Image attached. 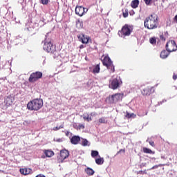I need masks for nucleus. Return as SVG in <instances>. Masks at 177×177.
Masks as SVG:
<instances>
[{
	"label": "nucleus",
	"mask_w": 177,
	"mask_h": 177,
	"mask_svg": "<svg viewBox=\"0 0 177 177\" xmlns=\"http://www.w3.org/2000/svg\"><path fill=\"white\" fill-rule=\"evenodd\" d=\"M158 26V15L156 13L149 15L144 21V27L147 30H156Z\"/></svg>",
	"instance_id": "f257e3e1"
},
{
	"label": "nucleus",
	"mask_w": 177,
	"mask_h": 177,
	"mask_svg": "<svg viewBox=\"0 0 177 177\" xmlns=\"http://www.w3.org/2000/svg\"><path fill=\"white\" fill-rule=\"evenodd\" d=\"M44 106V101L41 99H35L27 104V109L30 111H38Z\"/></svg>",
	"instance_id": "f03ea898"
},
{
	"label": "nucleus",
	"mask_w": 177,
	"mask_h": 177,
	"mask_svg": "<svg viewBox=\"0 0 177 177\" xmlns=\"http://www.w3.org/2000/svg\"><path fill=\"white\" fill-rule=\"evenodd\" d=\"M43 48L48 53H55L56 52V46L52 44L50 39H48V37L45 38Z\"/></svg>",
	"instance_id": "7ed1b4c3"
},
{
	"label": "nucleus",
	"mask_w": 177,
	"mask_h": 177,
	"mask_svg": "<svg viewBox=\"0 0 177 177\" xmlns=\"http://www.w3.org/2000/svg\"><path fill=\"white\" fill-rule=\"evenodd\" d=\"M103 66L106 67L108 70H110V73H114L115 71V68L114 64H113V61L109 55H106L104 59L102 60Z\"/></svg>",
	"instance_id": "20e7f679"
},
{
	"label": "nucleus",
	"mask_w": 177,
	"mask_h": 177,
	"mask_svg": "<svg viewBox=\"0 0 177 177\" xmlns=\"http://www.w3.org/2000/svg\"><path fill=\"white\" fill-rule=\"evenodd\" d=\"M121 85H122V80L120 76H117L109 82V88L113 91L118 89Z\"/></svg>",
	"instance_id": "39448f33"
},
{
	"label": "nucleus",
	"mask_w": 177,
	"mask_h": 177,
	"mask_svg": "<svg viewBox=\"0 0 177 177\" xmlns=\"http://www.w3.org/2000/svg\"><path fill=\"white\" fill-rule=\"evenodd\" d=\"M132 32V30L131 29V26H128L127 24L124 25L121 30L118 31L119 37H129L131 35Z\"/></svg>",
	"instance_id": "423d86ee"
},
{
	"label": "nucleus",
	"mask_w": 177,
	"mask_h": 177,
	"mask_svg": "<svg viewBox=\"0 0 177 177\" xmlns=\"http://www.w3.org/2000/svg\"><path fill=\"white\" fill-rule=\"evenodd\" d=\"M42 78V72L36 71L30 74L28 82H30V84H34V82H37L38 80H41Z\"/></svg>",
	"instance_id": "0eeeda50"
},
{
	"label": "nucleus",
	"mask_w": 177,
	"mask_h": 177,
	"mask_svg": "<svg viewBox=\"0 0 177 177\" xmlns=\"http://www.w3.org/2000/svg\"><path fill=\"white\" fill-rule=\"evenodd\" d=\"M166 50L167 52H175L177 50L176 43L174 40H170L167 41L166 44Z\"/></svg>",
	"instance_id": "6e6552de"
},
{
	"label": "nucleus",
	"mask_w": 177,
	"mask_h": 177,
	"mask_svg": "<svg viewBox=\"0 0 177 177\" xmlns=\"http://www.w3.org/2000/svg\"><path fill=\"white\" fill-rule=\"evenodd\" d=\"M77 38L80 42H82V44H89V42L92 44V39H91L89 36L85 35L84 33L77 35Z\"/></svg>",
	"instance_id": "1a4fd4ad"
},
{
	"label": "nucleus",
	"mask_w": 177,
	"mask_h": 177,
	"mask_svg": "<svg viewBox=\"0 0 177 177\" xmlns=\"http://www.w3.org/2000/svg\"><path fill=\"white\" fill-rule=\"evenodd\" d=\"M122 97H124V94L115 93L109 97V100L111 103H117L120 100H122Z\"/></svg>",
	"instance_id": "9d476101"
},
{
	"label": "nucleus",
	"mask_w": 177,
	"mask_h": 177,
	"mask_svg": "<svg viewBox=\"0 0 177 177\" xmlns=\"http://www.w3.org/2000/svg\"><path fill=\"white\" fill-rule=\"evenodd\" d=\"M68 156H70V152L66 149L61 150L59 157L58 158V162H63L66 158H68Z\"/></svg>",
	"instance_id": "9b49d317"
},
{
	"label": "nucleus",
	"mask_w": 177,
	"mask_h": 177,
	"mask_svg": "<svg viewBox=\"0 0 177 177\" xmlns=\"http://www.w3.org/2000/svg\"><path fill=\"white\" fill-rule=\"evenodd\" d=\"M75 12L76 13V15H77V16H80V17H82V16H84V15H85V13H86L88 12V9L82 7V6H76Z\"/></svg>",
	"instance_id": "f8f14e48"
},
{
	"label": "nucleus",
	"mask_w": 177,
	"mask_h": 177,
	"mask_svg": "<svg viewBox=\"0 0 177 177\" xmlns=\"http://www.w3.org/2000/svg\"><path fill=\"white\" fill-rule=\"evenodd\" d=\"M153 92H154V88L148 86V87H145L141 91V93H142L144 96H149V95H151V93H153Z\"/></svg>",
	"instance_id": "ddd939ff"
},
{
	"label": "nucleus",
	"mask_w": 177,
	"mask_h": 177,
	"mask_svg": "<svg viewBox=\"0 0 177 177\" xmlns=\"http://www.w3.org/2000/svg\"><path fill=\"white\" fill-rule=\"evenodd\" d=\"M4 103L7 107L12 106V104H13V98L12 96L6 97L4 100Z\"/></svg>",
	"instance_id": "4468645a"
},
{
	"label": "nucleus",
	"mask_w": 177,
	"mask_h": 177,
	"mask_svg": "<svg viewBox=\"0 0 177 177\" xmlns=\"http://www.w3.org/2000/svg\"><path fill=\"white\" fill-rule=\"evenodd\" d=\"M81 140V138L78 136H73L71 138V143L72 145H78L80 143V141Z\"/></svg>",
	"instance_id": "2eb2a0df"
},
{
	"label": "nucleus",
	"mask_w": 177,
	"mask_h": 177,
	"mask_svg": "<svg viewBox=\"0 0 177 177\" xmlns=\"http://www.w3.org/2000/svg\"><path fill=\"white\" fill-rule=\"evenodd\" d=\"M169 53H171L169 52L168 50H162L160 53L161 59H167V57H168V56H169Z\"/></svg>",
	"instance_id": "dca6fc26"
},
{
	"label": "nucleus",
	"mask_w": 177,
	"mask_h": 177,
	"mask_svg": "<svg viewBox=\"0 0 177 177\" xmlns=\"http://www.w3.org/2000/svg\"><path fill=\"white\" fill-rule=\"evenodd\" d=\"M19 171L22 175H30V174H31V169H20Z\"/></svg>",
	"instance_id": "f3484780"
},
{
	"label": "nucleus",
	"mask_w": 177,
	"mask_h": 177,
	"mask_svg": "<svg viewBox=\"0 0 177 177\" xmlns=\"http://www.w3.org/2000/svg\"><path fill=\"white\" fill-rule=\"evenodd\" d=\"M85 172L88 175V176H92V175L95 174V171L90 167H87L85 169Z\"/></svg>",
	"instance_id": "a211bd4d"
},
{
	"label": "nucleus",
	"mask_w": 177,
	"mask_h": 177,
	"mask_svg": "<svg viewBox=\"0 0 177 177\" xmlns=\"http://www.w3.org/2000/svg\"><path fill=\"white\" fill-rule=\"evenodd\" d=\"M93 74H99L100 73V64H97L93 69Z\"/></svg>",
	"instance_id": "6ab92c4d"
},
{
	"label": "nucleus",
	"mask_w": 177,
	"mask_h": 177,
	"mask_svg": "<svg viewBox=\"0 0 177 177\" xmlns=\"http://www.w3.org/2000/svg\"><path fill=\"white\" fill-rule=\"evenodd\" d=\"M131 8L136 9L139 6V0H133L131 3Z\"/></svg>",
	"instance_id": "aec40b11"
},
{
	"label": "nucleus",
	"mask_w": 177,
	"mask_h": 177,
	"mask_svg": "<svg viewBox=\"0 0 177 177\" xmlns=\"http://www.w3.org/2000/svg\"><path fill=\"white\" fill-rule=\"evenodd\" d=\"M44 153L46 157H53V156H55V153L50 150H46Z\"/></svg>",
	"instance_id": "412c9836"
},
{
	"label": "nucleus",
	"mask_w": 177,
	"mask_h": 177,
	"mask_svg": "<svg viewBox=\"0 0 177 177\" xmlns=\"http://www.w3.org/2000/svg\"><path fill=\"white\" fill-rule=\"evenodd\" d=\"M126 118H136V115L134 113H129V112L126 111V115L124 116Z\"/></svg>",
	"instance_id": "4be33fe9"
},
{
	"label": "nucleus",
	"mask_w": 177,
	"mask_h": 177,
	"mask_svg": "<svg viewBox=\"0 0 177 177\" xmlns=\"http://www.w3.org/2000/svg\"><path fill=\"white\" fill-rule=\"evenodd\" d=\"M143 152L146 154H154V151H152L151 149L147 147L143 148Z\"/></svg>",
	"instance_id": "5701e85b"
},
{
	"label": "nucleus",
	"mask_w": 177,
	"mask_h": 177,
	"mask_svg": "<svg viewBox=\"0 0 177 177\" xmlns=\"http://www.w3.org/2000/svg\"><path fill=\"white\" fill-rule=\"evenodd\" d=\"M95 162L98 165H102V164H103V162H104V160H103V158H100L95 159Z\"/></svg>",
	"instance_id": "b1692460"
},
{
	"label": "nucleus",
	"mask_w": 177,
	"mask_h": 177,
	"mask_svg": "<svg viewBox=\"0 0 177 177\" xmlns=\"http://www.w3.org/2000/svg\"><path fill=\"white\" fill-rule=\"evenodd\" d=\"M83 119L84 120V121H87L88 122H89V121H92V118H91L88 114L83 115Z\"/></svg>",
	"instance_id": "393cba45"
},
{
	"label": "nucleus",
	"mask_w": 177,
	"mask_h": 177,
	"mask_svg": "<svg viewBox=\"0 0 177 177\" xmlns=\"http://www.w3.org/2000/svg\"><path fill=\"white\" fill-rule=\"evenodd\" d=\"M76 26H77V28H83L84 23L79 20L77 21Z\"/></svg>",
	"instance_id": "a878e982"
},
{
	"label": "nucleus",
	"mask_w": 177,
	"mask_h": 177,
	"mask_svg": "<svg viewBox=\"0 0 177 177\" xmlns=\"http://www.w3.org/2000/svg\"><path fill=\"white\" fill-rule=\"evenodd\" d=\"M149 42L151 44V45H156V44H157V39L156 37H151L149 39Z\"/></svg>",
	"instance_id": "bb28decb"
},
{
	"label": "nucleus",
	"mask_w": 177,
	"mask_h": 177,
	"mask_svg": "<svg viewBox=\"0 0 177 177\" xmlns=\"http://www.w3.org/2000/svg\"><path fill=\"white\" fill-rule=\"evenodd\" d=\"M99 156V152L97 151H92L91 156L92 157H97Z\"/></svg>",
	"instance_id": "cd10ccee"
},
{
	"label": "nucleus",
	"mask_w": 177,
	"mask_h": 177,
	"mask_svg": "<svg viewBox=\"0 0 177 177\" xmlns=\"http://www.w3.org/2000/svg\"><path fill=\"white\" fill-rule=\"evenodd\" d=\"M99 122L100 124H106V122H107V121L106 120L105 118H101L99 119Z\"/></svg>",
	"instance_id": "c85d7f7f"
},
{
	"label": "nucleus",
	"mask_w": 177,
	"mask_h": 177,
	"mask_svg": "<svg viewBox=\"0 0 177 177\" xmlns=\"http://www.w3.org/2000/svg\"><path fill=\"white\" fill-rule=\"evenodd\" d=\"M64 128V125L62 124L59 127H55L53 128V131H59V129H63Z\"/></svg>",
	"instance_id": "c756f323"
},
{
	"label": "nucleus",
	"mask_w": 177,
	"mask_h": 177,
	"mask_svg": "<svg viewBox=\"0 0 177 177\" xmlns=\"http://www.w3.org/2000/svg\"><path fill=\"white\" fill-rule=\"evenodd\" d=\"M89 142L86 139H83V141L82 142V146H88V144Z\"/></svg>",
	"instance_id": "7c9ffc66"
},
{
	"label": "nucleus",
	"mask_w": 177,
	"mask_h": 177,
	"mask_svg": "<svg viewBox=\"0 0 177 177\" xmlns=\"http://www.w3.org/2000/svg\"><path fill=\"white\" fill-rule=\"evenodd\" d=\"M129 13H128V9H124V11H123V17H128Z\"/></svg>",
	"instance_id": "2f4dec72"
},
{
	"label": "nucleus",
	"mask_w": 177,
	"mask_h": 177,
	"mask_svg": "<svg viewBox=\"0 0 177 177\" xmlns=\"http://www.w3.org/2000/svg\"><path fill=\"white\" fill-rule=\"evenodd\" d=\"M144 2H145V4L149 6L151 5V0H144Z\"/></svg>",
	"instance_id": "473e14b6"
},
{
	"label": "nucleus",
	"mask_w": 177,
	"mask_h": 177,
	"mask_svg": "<svg viewBox=\"0 0 177 177\" xmlns=\"http://www.w3.org/2000/svg\"><path fill=\"white\" fill-rule=\"evenodd\" d=\"M42 5H48L49 3V0H41Z\"/></svg>",
	"instance_id": "72a5a7b5"
},
{
	"label": "nucleus",
	"mask_w": 177,
	"mask_h": 177,
	"mask_svg": "<svg viewBox=\"0 0 177 177\" xmlns=\"http://www.w3.org/2000/svg\"><path fill=\"white\" fill-rule=\"evenodd\" d=\"M138 174H140V175H144V174H147V172H146V170L145 171H138Z\"/></svg>",
	"instance_id": "f704fd0d"
},
{
	"label": "nucleus",
	"mask_w": 177,
	"mask_h": 177,
	"mask_svg": "<svg viewBox=\"0 0 177 177\" xmlns=\"http://www.w3.org/2000/svg\"><path fill=\"white\" fill-rule=\"evenodd\" d=\"M85 126L84 124H79L78 129H84Z\"/></svg>",
	"instance_id": "c9c22d12"
},
{
	"label": "nucleus",
	"mask_w": 177,
	"mask_h": 177,
	"mask_svg": "<svg viewBox=\"0 0 177 177\" xmlns=\"http://www.w3.org/2000/svg\"><path fill=\"white\" fill-rule=\"evenodd\" d=\"M149 143L150 145V146H152V147H155V144H154V142L153 141H149Z\"/></svg>",
	"instance_id": "e433bc0d"
},
{
	"label": "nucleus",
	"mask_w": 177,
	"mask_h": 177,
	"mask_svg": "<svg viewBox=\"0 0 177 177\" xmlns=\"http://www.w3.org/2000/svg\"><path fill=\"white\" fill-rule=\"evenodd\" d=\"M160 39L161 41H165V37H164V35L160 36Z\"/></svg>",
	"instance_id": "4c0bfd02"
},
{
	"label": "nucleus",
	"mask_w": 177,
	"mask_h": 177,
	"mask_svg": "<svg viewBox=\"0 0 177 177\" xmlns=\"http://www.w3.org/2000/svg\"><path fill=\"white\" fill-rule=\"evenodd\" d=\"M160 165H154L151 169H149V171L151 170V169H156L158 168V167H160Z\"/></svg>",
	"instance_id": "58836bf2"
},
{
	"label": "nucleus",
	"mask_w": 177,
	"mask_h": 177,
	"mask_svg": "<svg viewBox=\"0 0 177 177\" xmlns=\"http://www.w3.org/2000/svg\"><path fill=\"white\" fill-rule=\"evenodd\" d=\"M173 80H174V81L177 80V75L175 73L173 75Z\"/></svg>",
	"instance_id": "ea45409f"
},
{
	"label": "nucleus",
	"mask_w": 177,
	"mask_h": 177,
	"mask_svg": "<svg viewBox=\"0 0 177 177\" xmlns=\"http://www.w3.org/2000/svg\"><path fill=\"white\" fill-rule=\"evenodd\" d=\"M144 167H146V163H142V164L140 165V168H143Z\"/></svg>",
	"instance_id": "a19ab883"
},
{
	"label": "nucleus",
	"mask_w": 177,
	"mask_h": 177,
	"mask_svg": "<svg viewBox=\"0 0 177 177\" xmlns=\"http://www.w3.org/2000/svg\"><path fill=\"white\" fill-rule=\"evenodd\" d=\"M36 177H46V176H45V175H44V174H39V175L36 176Z\"/></svg>",
	"instance_id": "79ce46f5"
},
{
	"label": "nucleus",
	"mask_w": 177,
	"mask_h": 177,
	"mask_svg": "<svg viewBox=\"0 0 177 177\" xmlns=\"http://www.w3.org/2000/svg\"><path fill=\"white\" fill-rule=\"evenodd\" d=\"M84 48H85V46H84V44H81L80 46V49H84Z\"/></svg>",
	"instance_id": "37998d69"
},
{
	"label": "nucleus",
	"mask_w": 177,
	"mask_h": 177,
	"mask_svg": "<svg viewBox=\"0 0 177 177\" xmlns=\"http://www.w3.org/2000/svg\"><path fill=\"white\" fill-rule=\"evenodd\" d=\"M118 153H125V149H120Z\"/></svg>",
	"instance_id": "c03bdc74"
},
{
	"label": "nucleus",
	"mask_w": 177,
	"mask_h": 177,
	"mask_svg": "<svg viewBox=\"0 0 177 177\" xmlns=\"http://www.w3.org/2000/svg\"><path fill=\"white\" fill-rule=\"evenodd\" d=\"M174 21L177 23V15L174 17Z\"/></svg>",
	"instance_id": "a18cd8bd"
},
{
	"label": "nucleus",
	"mask_w": 177,
	"mask_h": 177,
	"mask_svg": "<svg viewBox=\"0 0 177 177\" xmlns=\"http://www.w3.org/2000/svg\"><path fill=\"white\" fill-rule=\"evenodd\" d=\"M65 135H66V136H68V135H70V131H66L65 133Z\"/></svg>",
	"instance_id": "49530a36"
}]
</instances>
